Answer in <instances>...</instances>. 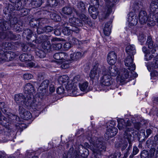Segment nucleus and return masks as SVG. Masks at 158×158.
Returning a JSON list of instances; mask_svg holds the SVG:
<instances>
[{
    "mask_svg": "<svg viewBox=\"0 0 158 158\" xmlns=\"http://www.w3.org/2000/svg\"><path fill=\"white\" fill-rule=\"evenodd\" d=\"M25 95L26 97L21 93L15 95L14 100L16 103L19 105V109L23 106L28 108L31 107L35 111H39L41 106L38 102L35 101L34 102L31 99L27 98L26 95Z\"/></svg>",
    "mask_w": 158,
    "mask_h": 158,
    "instance_id": "obj_1",
    "label": "nucleus"
},
{
    "mask_svg": "<svg viewBox=\"0 0 158 158\" xmlns=\"http://www.w3.org/2000/svg\"><path fill=\"white\" fill-rule=\"evenodd\" d=\"M73 9L76 15L78 16L81 20L74 17L70 18L69 19V24L70 27L77 28L78 29V32H79V29L78 27H81L83 26L82 22L85 24H87L89 26H91L92 25L89 19L86 15L80 13L76 9L73 8Z\"/></svg>",
    "mask_w": 158,
    "mask_h": 158,
    "instance_id": "obj_2",
    "label": "nucleus"
},
{
    "mask_svg": "<svg viewBox=\"0 0 158 158\" xmlns=\"http://www.w3.org/2000/svg\"><path fill=\"white\" fill-rule=\"evenodd\" d=\"M90 145L89 148L95 154L94 157L91 158H100L98 156H100L101 152L105 151L106 149V146L105 143L100 141L96 137H93L89 140Z\"/></svg>",
    "mask_w": 158,
    "mask_h": 158,
    "instance_id": "obj_3",
    "label": "nucleus"
},
{
    "mask_svg": "<svg viewBox=\"0 0 158 158\" xmlns=\"http://www.w3.org/2000/svg\"><path fill=\"white\" fill-rule=\"evenodd\" d=\"M11 3L8 4L3 10L5 14L12 15L13 11L15 10H20L26 4L24 0H9Z\"/></svg>",
    "mask_w": 158,
    "mask_h": 158,
    "instance_id": "obj_4",
    "label": "nucleus"
},
{
    "mask_svg": "<svg viewBox=\"0 0 158 158\" xmlns=\"http://www.w3.org/2000/svg\"><path fill=\"white\" fill-rule=\"evenodd\" d=\"M0 46V61H8L11 60L15 58V54L12 52H7L2 50Z\"/></svg>",
    "mask_w": 158,
    "mask_h": 158,
    "instance_id": "obj_5",
    "label": "nucleus"
},
{
    "mask_svg": "<svg viewBox=\"0 0 158 158\" xmlns=\"http://www.w3.org/2000/svg\"><path fill=\"white\" fill-rule=\"evenodd\" d=\"M24 93L27 96V98L31 99L34 102L37 101L34 98L33 93H35L34 88L32 85L27 83L25 86L24 89Z\"/></svg>",
    "mask_w": 158,
    "mask_h": 158,
    "instance_id": "obj_6",
    "label": "nucleus"
},
{
    "mask_svg": "<svg viewBox=\"0 0 158 158\" xmlns=\"http://www.w3.org/2000/svg\"><path fill=\"white\" fill-rule=\"evenodd\" d=\"M61 81L67 90H70L72 92H73L74 90L75 91L76 85L74 82V80H62Z\"/></svg>",
    "mask_w": 158,
    "mask_h": 158,
    "instance_id": "obj_7",
    "label": "nucleus"
},
{
    "mask_svg": "<svg viewBox=\"0 0 158 158\" xmlns=\"http://www.w3.org/2000/svg\"><path fill=\"white\" fill-rule=\"evenodd\" d=\"M68 26V24L67 23H65L62 25L64 28L63 29L62 32L64 35H69L71 34V31L76 33H78V29L77 28L70 26Z\"/></svg>",
    "mask_w": 158,
    "mask_h": 158,
    "instance_id": "obj_8",
    "label": "nucleus"
},
{
    "mask_svg": "<svg viewBox=\"0 0 158 158\" xmlns=\"http://www.w3.org/2000/svg\"><path fill=\"white\" fill-rule=\"evenodd\" d=\"M134 57L128 56L124 60L125 65L128 67V69L131 71H133L135 69V66L134 64H133Z\"/></svg>",
    "mask_w": 158,
    "mask_h": 158,
    "instance_id": "obj_9",
    "label": "nucleus"
},
{
    "mask_svg": "<svg viewBox=\"0 0 158 158\" xmlns=\"http://www.w3.org/2000/svg\"><path fill=\"white\" fill-rule=\"evenodd\" d=\"M19 109V114L21 117L23 119L28 120L32 118L31 113L29 111L26 110L23 107H20Z\"/></svg>",
    "mask_w": 158,
    "mask_h": 158,
    "instance_id": "obj_10",
    "label": "nucleus"
},
{
    "mask_svg": "<svg viewBox=\"0 0 158 158\" xmlns=\"http://www.w3.org/2000/svg\"><path fill=\"white\" fill-rule=\"evenodd\" d=\"M9 21L4 19H0V31H6L11 28Z\"/></svg>",
    "mask_w": 158,
    "mask_h": 158,
    "instance_id": "obj_11",
    "label": "nucleus"
},
{
    "mask_svg": "<svg viewBox=\"0 0 158 158\" xmlns=\"http://www.w3.org/2000/svg\"><path fill=\"white\" fill-rule=\"evenodd\" d=\"M131 123L129 120L126 121L123 119H120L118 121V127L119 130H122L127 127L130 126Z\"/></svg>",
    "mask_w": 158,
    "mask_h": 158,
    "instance_id": "obj_12",
    "label": "nucleus"
},
{
    "mask_svg": "<svg viewBox=\"0 0 158 158\" xmlns=\"http://www.w3.org/2000/svg\"><path fill=\"white\" fill-rule=\"evenodd\" d=\"M107 61L110 65H114L117 60V55L114 52H110L107 56Z\"/></svg>",
    "mask_w": 158,
    "mask_h": 158,
    "instance_id": "obj_13",
    "label": "nucleus"
},
{
    "mask_svg": "<svg viewBox=\"0 0 158 158\" xmlns=\"http://www.w3.org/2000/svg\"><path fill=\"white\" fill-rule=\"evenodd\" d=\"M118 132V129L115 127H111L108 129L105 134L106 139H108L115 136Z\"/></svg>",
    "mask_w": 158,
    "mask_h": 158,
    "instance_id": "obj_14",
    "label": "nucleus"
},
{
    "mask_svg": "<svg viewBox=\"0 0 158 158\" xmlns=\"http://www.w3.org/2000/svg\"><path fill=\"white\" fill-rule=\"evenodd\" d=\"M150 14L157 15L158 14V2L152 1L150 6Z\"/></svg>",
    "mask_w": 158,
    "mask_h": 158,
    "instance_id": "obj_15",
    "label": "nucleus"
},
{
    "mask_svg": "<svg viewBox=\"0 0 158 158\" xmlns=\"http://www.w3.org/2000/svg\"><path fill=\"white\" fill-rule=\"evenodd\" d=\"M134 132V129L131 128L127 127L123 135V137L125 139H127V141L131 140L132 137L131 134Z\"/></svg>",
    "mask_w": 158,
    "mask_h": 158,
    "instance_id": "obj_16",
    "label": "nucleus"
},
{
    "mask_svg": "<svg viewBox=\"0 0 158 158\" xmlns=\"http://www.w3.org/2000/svg\"><path fill=\"white\" fill-rule=\"evenodd\" d=\"M51 37V35H41L36 38L35 40V43L40 44L42 42H44L48 40H50Z\"/></svg>",
    "mask_w": 158,
    "mask_h": 158,
    "instance_id": "obj_17",
    "label": "nucleus"
},
{
    "mask_svg": "<svg viewBox=\"0 0 158 158\" xmlns=\"http://www.w3.org/2000/svg\"><path fill=\"white\" fill-rule=\"evenodd\" d=\"M99 69L96 65L94 66L93 69L91 71L89 77L91 79H97L99 78V73L97 74Z\"/></svg>",
    "mask_w": 158,
    "mask_h": 158,
    "instance_id": "obj_18",
    "label": "nucleus"
},
{
    "mask_svg": "<svg viewBox=\"0 0 158 158\" xmlns=\"http://www.w3.org/2000/svg\"><path fill=\"white\" fill-rule=\"evenodd\" d=\"M156 19V15L150 14L147 19L148 24L150 26H154L155 24Z\"/></svg>",
    "mask_w": 158,
    "mask_h": 158,
    "instance_id": "obj_19",
    "label": "nucleus"
},
{
    "mask_svg": "<svg viewBox=\"0 0 158 158\" xmlns=\"http://www.w3.org/2000/svg\"><path fill=\"white\" fill-rule=\"evenodd\" d=\"M19 59L22 61H31L34 58L31 54L24 53L21 54L19 57Z\"/></svg>",
    "mask_w": 158,
    "mask_h": 158,
    "instance_id": "obj_20",
    "label": "nucleus"
},
{
    "mask_svg": "<svg viewBox=\"0 0 158 158\" xmlns=\"http://www.w3.org/2000/svg\"><path fill=\"white\" fill-rule=\"evenodd\" d=\"M126 51L129 56H133L136 53V50L134 45H129L126 48Z\"/></svg>",
    "mask_w": 158,
    "mask_h": 158,
    "instance_id": "obj_21",
    "label": "nucleus"
},
{
    "mask_svg": "<svg viewBox=\"0 0 158 158\" xmlns=\"http://www.w3.org/2000/svg\"><path fill=\"white\" fill-rule=\"evenodd\" d=\"M0 108L3 113L7 115H9L11 110L6 106L4 102H0Z\"/></svg>",
    "mask_w": 158,
    "mask_h": 158,
    "instance_id": "obj_22",
    "label": "nucleus"
},
{
    "mask_svg": "<svg viewBox=\"0 0 158 158\" xmlns=\"http://www.w3.org/2000/svg\"><path fill=\"white\" fill-rule=\"evenodd\" d=\"M144 130L141 129L138 135V140L139 143H142L147 139Z\"/></svg>",
    "mask_w": 158,
    "mask_h": 158,
    "instance_id": "obj_23",
    "label": "nucleus"
},
{
    "mask_svg": "<svg viewBox=\"0 0 158 158\" xmlns=\"http://www.w3.org/2000/svg\"><path fill=\"white\" fill-rule=\"evenodd\" d=\"M84 53L77 52L70 55V58L72 60H77L81 59L83 56Z\"/></svg>",
    "mask_w": 158,
    "mask_h": 158,
    "instance_id": "obj_24",
    "label": "nucleus"
},
{
    "mask_svg": "<svg viewBox=\"0 0 158 158\" xmlns=\"http://www.w3.org/2000/svg\"><path fill=\"white\" fill-rule=\"evenodd\" d=\"M147 44L148 45V48H149L151 49L152 48V52H154V50L156 51V46L154 45H153V42L152 40V38L151 36H148V39L147 41ZM153 53V52H152Z\"/></svg>",
    "mask_w": 158,
    "mask_h": 158,
    "instance_id": "obj_25",
    "label": "nucleus"
},
{
    "mask_svg": "<svg viewBox=\"0 0 158 158\" xmlns=\"http://www.w3.org/2000/svg\"><path fill=\"white\" fill-rule=\"evenodd\" d=\"M73 149L70 148L69 151L68 152L67 157H63V158H81V157L78 155L76 152L73 153Z\"/></svg>",
    "mask_w": 158,
    "mask_h": 158,
    "instance_id": "obj_26",
    "label": "nucleus"
},
{
    "mask_svg": "<svg viewBox=\"0 0 158 158\" xmlns=\"http://www.w3.org/2000/svg\"><path fill=\"white\" fill-rule=\"evenodd\" d=\"M42 46L45 51L50 52L51 51V45L49 41L47 40L43 43Z\"/></svg>",
    "mask_w": 158,
    "mask_h": 158,
    "instance_id": "obj_27",
    "label": "nucleus"
},
{
    "mask_svg": "<svg viewBox=\"0 0 158 158\" xmlns=\"http://www.w3.org/2000/svg\"><path fill=\"white\" fill-rule=\"evenodd\" d=\"M6 38L13 40H17L19 39V35H15L11 31L6 32Z\"/></svg>",
    "mask_w": 158,
    "mask_h": 158,
    "instance_id": "obj_28",
    "label": "nucleus"
},
{
    "mask_svg": "<svg viewBox=\"0 0 158 158\" xmlns=\"http://www.w3.org/2000/svg\"><path fill=\"white\" fill-rule=\"evenodd\" d=\"M13 43H10L8 42H5L3 43L2 46H0L2 47V50H10L13 48L12 46Z\"/></svg>",
    "mask_w": 158,
    "mask_h": 158,
    "instance_id": "obj_29",
    "label": "nucleus"
},
{
    "mask_svg": "<svg viewBox=\"0 0 158 158\" xmlns=\"http://www.w3.org/2000/svg\"><path fill=\"white\" fill-rule=\"evenodd\" d=\"M62 12L66 15H71L73 13V9L70 6H65L62 8Z\"/></svg>",
    "mask_w": 158,
    "mask_h": 158,
    "instance_id": "obj_30",
    "label": "nucleus"
},
{
    "mask_svg": "<svg viewBox=\"0 0 158 158\" xmlns=\"http://www.w3.org/2000/svg\"><path fill=\"white\" fill-rule=\"evenodd\" d=\"M79 86L81 91H86L88 87L89 83L87 81L80 83L79 84Z\"/></svg>",
    "mask_w": 158,
    "mask_h": 158,
    "instance_id": "obj_31",
    "label": "nucleus"
},
{
    "mask_svg": "<svg viewBox=\"0 0 158 158\" xmlns=\"http://www.w3.org/2000/svg\"><path fill=\"white\" fill-rule=\"evenodd\" d=\"M35 53L36 56L40 58H43L46 55L44 51L39 49H35Z\"/></svg>",
    "mask_w": 158,
    "mask_h": 158,
    "instance_id": "obj_32",
    "label": "nucleus"
},
{
    "mask_svg": "<svg viewBox=\"0 0 158 158\" xmlns=\"http://www.w3.org/2000/svg\"><path fill=\"white\" fill-rule=\"evenodd\" d=\"M42 4V0H31V6L34 8L40 6Z\"/></svg>",
    "mask_w": 158,
    "mask_h": 158,
    "instance_id": "obj_33",
    "label": "nucleus"
},
{
    "mask_svg": "<svg viewBox=\"0 0 158 158\" xmlns=\"http://www.w3.org/2000/svg\"><path fill=\"white\" fill-rule=\"evenodd\" d=\"M77 7L79 9V10H77L80 13L79 11L81 13L83 12L86 9L85 3L82 2H80L78 3Z\"/></svg>",
    "mask_w": 158,
    "mask_h": 158,
    "instance_id": "obj_34",
    "label": "nucleus"
},
{
    "mask_svg": "<svg viewBox=\"0 0 158 158\" xmlns=\"http://www.w3.org/2000/svg\"><path fill=\"white\" fill-rule=\"evenodd\" d=\"M50 16L51 19L55 21L58 22L61 20L60 16L56 13H51L50 14Z\"/></svg>",
    "mask_w": 158,
    "mask_h": 158,
    "instance_id": "obj_35",
    "label": "nucleus"
},
{
    "mask_svg": "<svg viewBox=\"0 0 158 158\" xmlns=\"http://www.w3.org/2000/svg\"><path fill=\"white\" fill-rule=\"evenodd\" d=\"M58 2L57 0H48L47 5L50 7H54L57 6Z\"/></svg>",
    "mask_w": 158,
    "mask_h": 158,
    "instance_id": "obj_36",
    "label": "nucleus"
},
{
    "mask_svg": "<svg viewBox=\"0 0 158 158\" xmlns=\"http://www.w3.org/2000/svg\"><path fill=\"white\" fill-rule=\"evenodd\" d=\"M29 24L31 26L33 27H37L39 26L38 19H32L29 22Z\"/></svg>",
    "mask_w": 158,
    "mask_h": 158,
    "instance_id": "obj_37",
    "label": "nucleus"
},
{
    "mask_svg": "<svg viewBox=\"0 0 158 158\" xmlns=\"http://www.w3.org/2000/svg\"><path fill=\"white\" fill-rule=\"evenodd\" d=\"M128 20L130 23L133 25H136L138 23V19L135 16H129Z\"/></svg>",
    "mask_w": 158,
    "mask_h": 158,
    "instance_id": "obj_38",
    "label": "nucleus"
},
{
    "mask_svg": "<svg viewBox=\"0 0 158 158\" xmlns=\"http://www.w3.org/2000/svg\"><path fill=\"white\" fill-rule=\"evenodd\" d=\"M7 118H6L4 116H2L0 119V124L5 127H7L8 125V123H7Z\"/></svg>",
    "mask_w": 158,
    "mask_h": 158,
    "instance_id": "obj_39",
    "label": "nucleus"
},
{
    "mask_svg": "<svg viewBox=\"0 0 158 158\" xmlns=\"http://www.w3.org/2000/svg\"><path fill=\"white\" fill-rule=\"evenodd\" d=\"M9 21L11 27L12 25H14V27H15L16 26H17V23L18 22V19L17 18L15 17H12L10 18Z\"/></svg>",
    "mask_w": 158,
    "mask_h": 158,
    "instance_id": "obj_40",
    "label": "nucleus"
},
{
    "mask_svg": "<svg viewBox=\"0 0 158 158\" xmlns=\"http://www.w3.org/2000/svg\"><path fill=\"white\" fill-rule=\"evenodd\" d=\"M100 83L102 86H109L111 84L110 80H100Z\"/></svg>",
    "mask_w": 158,
    "mask_h": 158,
    "instance_id": "obj_41",
    "label": "nucleus"
},
{
    "mask_svg": "<svg viewBox=\"0 0 158 158\" xmlns=\"http://www.w3.org/2000/svg\"><path fill=\"white\" fill-rule=\"evenodd\" d=\"M139 149L136 146H134L133 147L132 152L129 158H133L139 152Z\"/></svg>",
    "mask_w": 158,
    "mask_h": 158,
    "instance_id": "obj_42",
    "label": "nucleus"
},
{
    "mask_svg": "<svg viewBox=\"0 0 158 158\" xmlns=\"http://www.w3.org/2000/svg\"><path fill=\"white\" fill-rule=\"evenodd\" d=\"M107 6L111 7H113L114 3L118 0H105Z\"/></svg>",
    "mask_w": 158,
    "mask_h": 158,
    "instance_id": "obj_43",
    "label": "nucleus"
},
{
    "mask_svg": "<svg viewBox=\"0 0 158 158\" xmlns=\"http://www.w3.org/2000/svg\"><path fill=\"white\" fill-rule=\"evenodd\" d=\"M60 60H64L65 61H68V54L65 52H60Z\"/></svg>",
    "mask_w": 158,
    "mask_h": 158,
    "instance_id": "obj_44",
    "label": "nucleus"
},
{
    "mask_svg": "<svg viewBox=\"0 0 158 158\" xmlns=\"http://www.w3.org/2000/svg\"><path fill=\"white\" fill-rule=\"evenodd\" d=\"M149 153L148 151L143 150L141 152L140 157L141 158H148Z\"/></svg>",
    "mask_w": 158,
    "mask_h": 158,
    "instance_id": "obj_45",
    "label": "nucleus"
},
{
    "mask_svg": "<svg viewBox=\"0 0 158 158\" xmlns=\"http://www.w3.org/2000/svg\"><path fill=\"white\" fill-rule=\"evenodd\" d=\"M155 56V55H154L149 52L145 54L144 56V59L146 61H148L151 60L152 59L153 57H154Z\"/></svg>",
    "mask_w": 158,
    "mask_h": 158,
    "instance_id": "obj_46",
    "label": "nucleus"
},
{
    "mask_svg": "<svg viewBox=\"0 0 158 158\" xmlns=\"http://www.w3.org/2000/svg\"><path fill=\"white\" fill-rule=\"evenodd\" d=\"M109 73L111 76H115L116 75L117 72L111 66L108 68Z\"/></svg>",
    "mask_w": 158,
    "mask_h": 158,
    "instance_id": "obj_47",
    "label": "nucleus"
},
{
    "mask_svg": "<svg viewBox=\"0 0 158 158\" xmlns=\"http://www.w3.org/2000/svg\"><path fill=\"white\" fill-rule=\"evenodd\" d=\"M98 8L94 6H90L88 8L89 12L90 14L97 13Z\"/></svg>",
    "mask_w": 158,
    "mask_h": 158,
    "instance_id": "obj_48",
    "label": "nucleus"
},
{
    "mask_svg": "<svg viewBox=\"0 0 158 158\" xmlns=\"http://www.w3.org/2000/svg\"><path fill=\"white\" fill-rule=\"evenodd\" d=\"M123 71V75L121 77L120 79H127L128 78L129 73L128 70L126 69H124Z\"/></svg>",
    "mask_w": 158,
    "mask_h": 158,
    "instance_id": "obj_49",
    "label": "nucleus"
},
{
    "mask_svg": "<svg viewBox=\"0 0 158 158\" xmlns=\"http://www.w3.org/2000/svg\"><path fill=\"white\" fill-rule=\"evenodd\" d=\"M121 156V153L120 152H116L114 154L111 155L108 158H119Z\"/></svg>",
    "mask_w": 158,
    "mask_h": 158,
    "instance_id": "obj_50",
    "label": "nucleus"
},
{
    "mask_svg": "<svg viewBox=\"0 0 158 158\" xmlns=\"http://www.w3.org/2000/svg\"><path fill=\"white\" fill-rule=\"evenodd\" d=\"M49 83L48 80H45L41 84L40 87L46 89L48 86Z\"/></svg>",
    "mask_w": 158,
    "mask_h": 158,
    "instance_id": "obj_51",
    "label": "nucleus"
},
{
    "mask_svg": "<svg viewBox=\"0 0 158 158\" xmlns=\"http://www.w3.org/2000/svg\"><path fill=\"white\" fill-rule=\"evenodd\" d=\"M23 34H25L27 35V37L29 38L31 37L32 32L29 29H27L25 30L23 32Z\"/></svg>",
    "mask_w": 158,
    "mask_h": 158,
    "instance_id": "obj_52",
    "label": "nucleus"
},
{
    "mask_svg": "<svg viewBox=\"0 0 158 158\" xmlns=\"http://www.w3.org/2000/svg\"><path fill=\"white\" fill-rule=\"evenodd\" d=\"M54 29L53 27L50 26H46L44 27V33H48L51 32Z\"/></svg>",
    "mask_w": 158,
    "mask_h": 158,
    "instance_id": "obj_53",
    "label": "nucleus"
},
{
    "mask_svg": "<svg viewBox=\"0 0 158 158\" xmlns=\"http://www.w3.org/2000/svg\"><path fill=\"white\" fill-rule=\"evenodd\" d=\"M103 76L102 77L101 79H112L109 73H106L103 71L102 73Z\"/></svg>",
    "mask_w": 158,
    "mask_h": 158,
    "instance_id": "obj_54",
    "label": "nucleus"
},
{
    "mask_svg": "<svg viewBox=\"0 0 158 158\" xmlns=\"http://www.w3.org/2000/svg\"><path fill=\"white\" fill-rule=\"evenodd\" d=\"M21 15L22 16L27 15L29 11V10L28 9H26L23 7V9H21Z\"/></svg>",
    "mask_w": 158,
    "mask_h": 158,
    "instance_id": "obj_55",
    "label": "nucleus"
},
{
    "mask_svg": "<svg viewBox=\"0 0 158 158\" xmlns=\"http://www.w3.org/2000/svg\"><path fill=\"white\" fill-rule=\"evenodd\" d=\"M30 46L31 47H32V45L31 44ZM29 46H30V45L29 44L27 45L23 44L22 46V50L23 52H26L30 51L31 49L30 48H29Z\"/></svg>",
    "mask_w": 158,
    "mask_h": 158,
    "instance_id": "obj_56",
    "label": "nucleus"
},
{
    "mask_svg": "<svg viewBox=\"0 0 158 158\" xmlns=\"http://www.w3.org/2000/svg\"><path fill=\"white\" fill-rule=\"evenodd\" d=\"M146 66L149 71H151L154 68V64L151 62H148L146 63Z\"/></svg>",
    "mask_w": 158,
    "mask_h": 158,
    "instance_id": "obj_57",
    "label": "nucleus"
},
{
    "mask_svg": "<svg viewBox=\"0 0 158 158\" xmlns=\"http://www.w3.org/2000/svg\"><path fill=\"white\" fill-rule=\"evenodd\" d=\"M39 25L42 26L43 25L46 23L47 22V19L44 18H40L38 19Z\"/></svg>",
    "mask_w": 158,
    "mask_h": 158,
    "instance_id": "obj_58",
    "label": "nucleus"
},
{
    "mask_svg": "<svg viewBox=\"0 0 158 158\" xmlns=\"http://www.w3.org/2000/svg\"><path fill=\"white\" fill-rule=\"evenodd\" d=\"M103 32L104 34L106 35H109L111 32V28H108L106 27H104L103 29Z\"/></svg>",
    "mask_w": 158,
    "mask_h": 158,
    "instance_id": "obj_59",
    "label": "nucleus"
},
{
    "mask_svg": "<svg viewBox=\"0 0 158 158\" xmlns=\"http://www.w3.org/2000/svg\"><path fill=\"white\" fill-rule=\"evenodd\" d=\"M148 19V17L147 15L144 16V17L143 16V18L142 17L141 19H139L140 23L141 24L145 23L147 21Z\"/></svg>",
    "mask_w": 158,
    "mask_h": 158,
    "instance_id": "obj_60",
    "label": "nucleus"
},
{
    "mask_svg": "<svg viewBox=\"0 0 158 158\" xmlns=\"http://www.w3.org/2000/svg\"><path fill=\"white\" fill-rule=\"evenodd\" d=\"M37 27V31L38 34H41V33H44V27H42L41 26L39 25Z\"/></svg>",
    "mask_w": 158,
    "mask_h": 158,
    "instance_id": "obj_61",
    "label": "nucleus"
},
{
    "mask_svg": "<svg viewBox=\"0 0 158 158\" xmlns=\"http://www.w3.org/2000/svg\"><path fill=\"white\" fill-rule=\"evenodd\" d=\"M146 37L144 34L143 33L139 34L138 36V40L140 42L144 41L146 39Z\"/></svg>",
    "mask_w": 158,
    "mask_h": 158,
    "instance_id": "obj_62",
    "label": "nucleus"
},
{
    "mask_svg": "<svg viewBox=\"0 0 158 158\" xmlns=\"http://www.w3.org/2000/svg\"><path fill=\"white\" fill-rule=\"evenodd\" d=\"M65 90L62 87H60L56 90L57 93L59 94H63Z\"/></svg>",
    "mask_w": 158,
    "mask_h": 158,
    "instance_id": "obj_63",
    "label": "nucleus"
},
{
    "mask_svg": "<svg viewBox=\"0 0 158 158\" xmlns=\"http://www.w3.org/2000/svg\"><path fill=\"white\" fill-rule=\"evenodd\" d=\"M33 77V75L31 74L26 73L23 75V78L24 79H31Z\"/></svg>",
    "mask_w": 158,
    "mask_h": 158,
    "instance_id": "obj_64",
    "label": "nucleus"
}]
</instances>
